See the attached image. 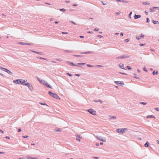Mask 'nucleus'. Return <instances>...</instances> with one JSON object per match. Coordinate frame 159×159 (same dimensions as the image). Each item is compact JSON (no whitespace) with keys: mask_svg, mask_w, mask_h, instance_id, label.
Wrapping results in <instances>:
<instances>
[{"mask_svg":"<svg viewBox=\"0 0 159 159\" xmlns=\"http://www.w3.org/2000/svg\"><path fill=\"white\" fill-rule=\"evenodd\" d=\"M22 137L23 138H28L29 137V136L27 135H25V136H22Z\"/></svg>","mask_w":159,"mask_h":159,"instance_id":"48","label":"nucleus"},{"mask_svg":"<svg viewBox=\"0 0 159 159\" xmlns=\"http://www.w3.org/2000/svg\"><path fill=\"white\" fill-rule=\"evenodd\" d=\"M132 11H131L128 17L129 18H131V15L132 14Z\"/></svg>","mask_w":159,"mask_h":159,"instance_id":"34","label":"nucleus"},{"mask_svg":"<svg viewBox=\"0 0 159 159\" xmlns=\"http://www.w3.org/2000/svg\"><path fill=\"white\" fill-rule=\"evenodd\" d=\"M150 20L149 18H146V22H147L149 23L150 22Z\"/></svg>","mask_w":159,"mask_h":159,"instance_id":"39","label":"nucleus"},{"mask_svg":"<svg viewBox=\"0 0 159 159\" xmlns=\"http://www.w3.org/2000/svg\"><path fill=\"white\" fill-rule=\"evenodd\" d=\"M56 60L57 61H62V60L61 59H60V58L56 59Z\"/></svg>","mask_w":159,"mask_h":159,"instance_id":"45","label":"nucleus"},{"mask_svg":"<svg viewBox=\"0 0 159 159\" xmlns=\"http://www.w3.org/2000/svg\"><path fill=\"white\" fill-rule=\"evenodd\" d=\"M159 8L158 7H153L152 8H150L149 9L150 11L151 12H153L155 11V9Z\"/></svg>","mask_w":159,"mask_h":159,"instance_id":"10","label":"nucleus"},{"mask_svg":"<svg viewBox=\"0 0 159 159\" xmlns=\"http://www.w3.org/2000/svg\"><path fill=\"white\" fill-rule=\"evenodd\" d=\"M123 33H121L120 34V36H123Z\"/></svg>","mask_w":159,"mask_h":159,"instance_id":"62","label":"nucleus"},{"mask_svg":"<svg viewBox=\"0 0 159 159\" xmlns=\"http://www.w3.org/2000/svg\"><path fill=\"white\" fill-rule=\"evenodd\" d=\"M30 51H32V52H33L34 53H36L40 55H42L43 54V53L41 52H36V51H32V50H30Z\"/></svg>","mask_w":159,"mask_h":159,"instance_id":"18","label":"nucleus"},{"mask_svg":"<svg viewBox=\"0 0 159 159\" xmlns=\"http://www.w3.org/2000/svg\"><path fill=\"white\" fill-rule=\"evenodd\" d=\"M129 41V39H126L125 40V43H127Z\"/></svg>","mask_w":159,"mask_h":159,"instance_id":"44","label":"nucleus"},{"mask_svg":"<svg viewBox=\"0 0 159 159\" xmlns=\"http://www.w3.org/2000/svg\"><path fill=\"white\" fill-rule=\"evenodd\" d=\"M59 10L61 11H63V12H64L66 11V10L64 8L59 9Z\"/></svg>","mask_w":159,"mask_h":159,"instance_id":"29","label":"nucleus"},{"mask_svg":"<svg viewBox=\"0 0 159 159\" xmlns=\"http://www.w3.org/2000/svg\"><path fill=\"white\" fill-rule=\"evenodd\" d=\"M143 70L144 71H145L146 72H147L148 71V70H146V68L145 67H144L143 68Z\"/></svg>","mask_w":159,"mask_h":159,"instance_id":"50","label":"nucleus"},{"mask_svg":"<svg viewBox=\"0 0 159 159\" xmlns=\"http://www.w3.org/2000/svg\"><path fill=\"white\" fill-rule=\"evenodd\" d=\"M22 81L21 84L25 85V84H26V82L27 81V80H23L22 79Z\"/></svg>","mask_w":159,"mask_h":159,"instance_id":"16","label":"nucleus"},{"mask_svg":"<svg viewBox=\"0 0 159 159\" xmlns=\"http://www.w3.org/2000/svg\"><path fill=\"white\" fill-rule=\"evenodd\" d=\"M45 84H44V85H45L47 87L49 88L50 89H52V87L47 82H44Z\"/></svg>","mask_w":159,"mask_h":159,"instance_id":"11","label":"nucleus"},{"mask_svg":"<svg viewBox=\"0 0 159 159\" xmlns=\"http://www.w3.org/2000/svg\"><path fill=\"white\" fill-rule=\"evenodd\" d=\"M76 136L78 138H77L76 139L79 141H80V139H82V136H81L80 135V134H77V135H76Z\"/></svg>","mask_w":159,"mask_h":159,"instance_id":"12","label":"nucleus"},{"mask_svg":"<svg viewBox=\"0 0 159 159\" xmlns=\"http://www.w3.org/2000/svg\"><path fill=\"white\" fill-rule=\"evenodd\" d=\"M158 74V71H156L155 70L154 71L152 72V74L154 75H157Z\"/></svg>","mask_w":159,"mask_h":159,"instance_id":"27","label":"nucleus"},{"mask_svg":"<svg viewBox=\"0 0 159 159\" xmlns=\"http://www.w3.org/2000/svg\"><path fill=\"white\" fill-rule=\"evenodd\" d=\"M93 52L91 51H88L86 52H82L81 53L84 54H91Z\"/></svg>","mask_w":159,"mask_h":159,"instance_id":"21","label":"nucleus"},{"mask_svg":"<svg viewBox=\"0 0 159 159\" xmlns=\"http://www.w3.org/2000/svg\"><path fill=\"white\" fill-rule=\"evenodd\" d=\"M39 103L42 105L47 106V105L45 103H42V102H40Z\"/></svg>","mask_w":159,"mask_h":159,"instance_id":"40","label":"nucleus"},{"mask_svg":"<svg viewBox=\"0 0 159 159\" xmlns=\"http://www.w3.org/2000/svg\"><path fill=\"white\" fill-rule=\"evenodd\" d=\"M123 129V130L124 132L125 131H127L128 130V129L127 128H124V129Z\"/></svg>","mask_w":159,"mask_h":159,"instance_id":"43","label":"nucleus"},{"mask_svg":"<svg viewBox=\"0 0 159 159\" xmlns=\"http://www.w3.org/2000/svg\"><path fill=\"white\" fill-rule=\"evenodd\" d=\"M129 57L128 55H125L124 54H123L121 56H120L118 57H117L116 59H125V58H129Z\"/></svg>","mask_w":159,"mask_h":159,"instance_id":"5","label":"nucleus"},{"mask_svg":"<svg viewBox=\"0 0 159 159\" xmlns=\"http://www.w3.org/2000/svg\"><path fill=\"white\" fill-rule=\"evenodd\" d=\"M120 67L122 69H125L124 67V64H120L119 65Z\"/></svg>","mask_w":159,"mask_h":159,"instance_id":"24","label":"nucleus"},{"mask_svg":"<svg viewBox=\"0 0 159 159\" xmlns=\"http://www.w3.org/2000/svg\"><path fill=\"white\" fill-rule=\"evenodd\" d=\"M141 17V16L139 15H137L136 14H134V18L135 19H137Z\"/></svg>","mask_w":159,"mask_h":159,"instance_id":"13","label":"nucleus"},{"mask_svg":"<svg viewBox=\"0 0 159 159\" xmlns=\"http://www.w3.org/2000/svg\"><path fill=\"white\" fill-rule=\"evenodd\" d=\"M120 13V12L119 11L116 13V14L117 15H119Z\"/></svg>","mask_w":159,"mask_h":159,"instance_id":"55","label":"nucleus"},{"mask_svg":"<svg viewBox=\"0 0 159 159\" xmlns=\"http://www.w3.org/2000/svg\"><path fill=\"white\" fill-rule=\"evenodd\" d=\"M87 66H88V67H93V66L91 65H89V64H87Z\"/></svg>","mask_w":159,"mask_h":159,"instance_id":"47","label":"nucleus"},{"mask_svg":"<svg viewBox=\"0 0 159 159\" xmlns=\"http://www.w3.org/2000/svg\"><path fill=\"white\" fill-rule=\"evenodd\" d=\"M134 77L138 80H139L140 79L139 77L137 76H134Z\"/></svg>","mask_w":159,"mask_h":159,"instance_id":"58","label":"nucleus"},{"mask_svg":"<svg viewBox=\"0 0 159 159\" xmlns=\"http://www.w3.org/2000/svg\"><path fill=\"white\" fill-rule=\"evenodd\" d=\"M21 131V129L20 128H19L18 129V132H20Z\"/></svg>","mask_w":159,"mask_h":159,"instance_id":"52","label":"nucleus"},{"mask_svg":"<svg viewBox=\"0 0 159 159\" xmlns=\"http://www.w3.org/2000/svg\"><path fill=\"white\" fill-rule=\"evenodd\" d=\"M150 118H155V116H153V115H148L147 117V118L148 119Z\"/></svg>","mask_w":159,"mask_h":159,"instance_id":"19","label":"nucleus"},{"mask_svg":"<svg viewBox=\"0 0 159 159\" xmlns=\"http://www.w3.org/2000/svg\"><path fill=\"white\" fill-rule=\"evenodd\" d=\"M95 137L98 140H100V141H103V142H106V139H103V138L101 136H95Z\"/></svg>","mask_w":159,"mask_h":159,"instance_id":"6","label":"nucleus"},{"mask_svg":"<svg viewBox=\"0 0 159 159\" xmlns=\"http://www.w3.org/2000/svg\"><path fill=\"white\" fill-rule=\"evenodd\" d=\"M145 36V35H143L142 34H141L140 36H139V37L141 38H143Z\"/></svg>","mask_w":159,"mask_h":159,"instance_id":"35","label":"nucleus"},{"mask_svg":"<svg viewBox=\"0 0 159 159\" xmlns=\"http://www.w3.org/2000/svg\"><path fill=\"white\" fill-rule=\"evenodd\" d=\"M145 45V43H142V44H139V45L141 46H144Z\"/></svg>","mask_w":159,"mask_h":159,"instance_id":"49","label":"nucleus"},{"mask_svg":"<svg viewBox=\"0 0 159 159\" xmlns=\"http://www.w3.org/2000/svg\"><path fill=\"white\" fill-rule=\"evenodd\" d=\"M22 81V79H17L14 80L13 82L16 84H21Z\"/></svg>","mask_w":159,"mask_h":159,"instance_id":"3","label":"nucleus"},{"mask_svg":"<svg viewBox=\"0 0 159 159\" xmlns=\"http://www.w3.org/2000/svg\"><path fill=\"white\" fill-rule=\"evenodd\" d=\"M149 143L148 141H147L146 143L144 144V146L145 147H148L149 145Z\"/></svg>","mask_w":159,"mask_h":159,"instance_id":"25","label":"nucleus"},{"mask_svg":"<svg viewBox=\"0 0 159 159\" xmlns=\"http://www.w3.org/2000/svg\"><path fill=\"white\" fill-rule=\"evenodd\" d=\"M126 67L127 68V69L129 70H131L132 68H131V67L129 66H127Z\"/></svg>","mask_w":159,"mask_h":159,"instance_id":"42","label":"nucleus"},{"mask_svg":"<svg viewBox=\"0 0 159 159\" xmlns=\"http://www.w3.org/2000/svg\"><path fill=\"white\" fill-rule=\"evenodd\" d=\"M5 138L7 139H10V137L9 136H6Z\"/></svg>","mask_w":159,"mask_h":159,"instance_id":"63","label":"nucleus"},{"mask_svg":"<svg viewBox=\"0 0 159 159\" xmlns=\"http://www.w3.org/2000/svg\"><path fill=\"white\" fill-rule=\"evenodd\" d=\"M93 159H98L99 158V157H93Z\"/></svg>","mask_w":159,"mask_h":159,"instance_id":"53","label":"nucleus"},{"mask_svg":"<svg viewBox=\"0 0 159 159\" xmlns=\"http://www.w3.org/2000/svg\"><path fill=\"white\" fill-rule=\"evenodd\" d=\"M109 119L110 120H112L115 119L116 117V116H109Z\"/></svg>","mask_w":159,"mask_h":159,"instance_id":"17","label":"nucleus"},{"mask_svg":"<svg viewBox=\"0 0 159 159\" xmlns=\"http://www.w3.org/2000/svg\"><path fill=\"white\" fill-rule=\"evenodd\" d=\"M19 44L21 45H32L33 44L32 43H25L22 42H19Z\"/></svg>","mask_w":159,"mask_h":159,"instance_id":"8","label":"nucleus"},{"mask_svg":"<svg viewBox=\"0 0 159 159\" xmlns=\"http://www.w3.org/2000/svg\"><path fill=\"white\" fill-rule=\"evenodd\" d=\"M136 38L138 40H139L140 39V38L138 36H136Z\"/></svg>","mask_w":159,"mask_h":159,"instance_id":"51","label":"nucleus"},{"mask_svg":"<svg viewBox=\"0 0 159 159\" xmlns=\"http://www.w3.org/2000/svg\"><path fill=\"white\" fill-rule=\"evenodd\" d=\"M0 68L2 70L6 72L10 75H12V73L11 71L6 68L1 67Z\"/></svg>","mask_w":159,"mask_h":159,"instance_id":"2","label":"nucleus"},{"mask_svg":"<svg viewBox=\"0 0 159 159\" xmlns=\"http://www.w3.org/2000/svg\"><path fill=\"white\" fill-rule=\"evenodd\" d=\"M39 58L40 59H43V60H46V61L48 60V59L45 58H43V57H37V58Z\"/></svg>","mask_w":159,"mask_h":159,"instance_id":"23","label":"nucleus"},{"mask_svg":"<svg viewBox=\"0 0 159 159\" xmlns=\"http://www.w3.org/2000/svg\"><path fill=\"white\" fill-rule=\"evenodd\" d=\"M97 37L100 38H102L103 37V36H102L100 35H97Z\"/></svg>","mask_w":159,"mask_h":159,"instance_id":"54","label":"nucleus"},{"mask_svg":"<svg viewBox=\"0 0 159 159\" xmlns=\"http://www.w3.org/2000/svg\"><path fill=\"white\" fill-rule=\"evenodd\" d=\"M119 73L120 74H122V75H127V74L125 73H122V72H119Z\"/></svg>","mask_w":159,"mask_h":159,"instance_id":"46","label":"nucleus"},{"mask_svg":"<svg viewBox=\"0 0 159 159\" xmlns=\"http://www.w3.org/2000/svg\"><path fill=\"white\" fill-rule=\"evenodd\" d=\"M140 103L142 104H143V105H146V104H147V103L146 102H140Z\"/></svg>","mask_w":159,"mask_h":159,"instance_id":"41","label":"nucleus"},{"mask_svg":"<svg viewBox=\"0 0 159 159\" xmlns=\"http://www.w3.org/2000/svg\"><path fill=\"white\" fill-rule=\"evenodd\" d=\"M143 5H147V4H148V5H149L150 4V3H149L148 2H143V3H142Z\"/></svg>","mask_w":159,"mask_h":159,"instance_id":"28","label":"nucleus"},{"mask_svg":"<svg viewBox=\"0 0 159 159\" xmlns=\"http://www.w3.org/2000/svg\"><path fill=\"white\" fill-rule=\"evenodd\" d=\"M114 82L117 85H124V84L123 81L120 82L119 81H115Z\"/></svg>","mask_w":159,"mask_h":159,"instance_id":"7","label":"nucleus"},{"mask_svg":"<svg viewBox=\"0 0 159 159\" xmlns=\"http://www.w3.org/2000/svg\"><path fill=\"white\" fill-rule=\"evenodd\" d=\"M66 62L68 64L70 65L71 66H75V64H74L73 62L67 61H66Z\"/></svg>","mask_w":159,"mask_h":159,"instance_id":"14","label":"nucleus"},{"mask_svg":"<svg viewBox=\"0 0 159 159\" xmlns=\"http://www.w3.org/2000/svg\"><path fill=\"white\" fill-rule=\"evenodd\" d=\"M87 111L93 115H96V114H95L96 111H94L92 109H89L87 110Z\"/></svg>","mask_w":159,"mask_h":159,"instance_id":"4","label":"nucleus"},{"mask_svg":"<svg viewBox=\"0 0 159 159\" xmlns=\"http://www.w3.org/2000/svg\"><path fill=\"white\" fill-rule=\"evenodd\" d=\"M66 75H68L70 76H71L72 75L70 73H66Z\"/></svg>","mask_w":159,"mask_h":159,"instance_id":"36","label":"nucleus"},{"mask_svg":"<svg viewBox=\"0 0 159 159\" xmlns=\"http://www.w3.org/2000/svg\"><path fill=\"white\" fill-rule=\"evenodd\" d=\"M99 30V29H97L96 28H95L94 30V31H98Z\"/></svg>","mask_w":159,"mask_h":159,"instance_id":"56","label":"nucleus"},{"mask_svg":"<svg viewBox=\"0 0 159 159\" xmlns=\"http://www.w3.org/2000/svg\"><path fill=\"white\" fill-rule=\"evenodd\" d=\"M29 89L31 91H32L33 90V88L31 85L30 87H29Z\"/></svg>","mask_w":159,"mask_h":159,"instance_id":"26","label":"nucleus"},{"mask_svg":"<svg viewBox=\"0 0 159 159\" xmlns=\"http://www.w3.org/2000/svg\"><path fill=\"white\" fill-rule=\"evenodd\" d=\"M70 22L71 23H72V24H74L75 25H77V24L76 23H75V22H74L73 21H70Z\"/></svg>","mask_w":159,"mask_h":159,"instance_id":"38","label":"nucleus"},{"mask_svg":"<svg viewBox=\"0 0 159 159\" xmlns=\"http://www.w3.org/2000/svg\"><path fill=\"white\" fill-rule=\"evenodd\" d=\"M144 13L147 15H148V13L146 11H145Z\"/></svg>","mask_w":159,"mask_h":159,"instance_id":"64","label":"nucleus"},{"mask_svg":"<svg viewBox=\"0 0 159 159\" xmlns=\"http://www.w3.org/2000/svg\"><path fill=\"white\" fill-rule=\"evenodd\" d=\"M152 22L154 24H159V22L157 21L153 20Z\"/></svg>","mask_w":159,"mask_h":159,"instance_id":"20","label":"nucleus"},{"mask_svg":"<svg viewBox=\"0 0 159 159\" xmlns=\"http://www.w3.org/2000/svg\"><path fill=\"white\" fill-rule=\"evenodd\" d=\"M75 75H76V76H78V77H79V76H80V74H75Z\"/></svg>","mask_w":159,"mask_h":159,"instance_id":"59","label":"nucleus"},{"mask_svg":"<svg viewBox=\"0 0 159 159\" xmlns=\"http://www.w3.org/2000/svg\"><path fill=\"white\" fill-rule=\"evenodd\" d=\"M116 131L118 133L123 134L124 133L123 128L122 129H116Z\"/></svg>","mask_w":159,"mask_h":159,"instance_id":"9","label":"nucleus"},{"mask_svg":"<svg viewBox=\"0 0 159 159\" xmlns=\"http://www.w3.org/2000/svg\"><path fill=\"white\" fill-rule=\"evenodd\" d=\"M154 109H155V110H156L157 111H159V108H155Z\"/></svg>","mask_w":159,"mask_h":159,"instance_id":"57","label":"nucleus"},{"mask_svg":"<svg viewBox=\"0 0 159 159\" xmlns=\"http://www.w3.org/2000/svg\"><path fill=\"white\" fill-rule=\"evenodd\" d=\"M73 56L74 57H83V56L82 55H73Z\"/></svg>","mask_w":159,"mask_h":159,"instance_id":"30","label":"nucleus"},{"mask_svg":"<svg viewBox=\"0 0 159 159\" xmlns=\"http://www.w3.org/2000/svg\"><path fill=\"white\" fill-rule=\"evenodd\" d=\"M61 33L63 34H68V33L67 32H62Z\"/></svg>","mask_w":159,"mask_h":159,"instance_id":"60","label":"nucleus"},{"mask_svg":"<svg viewBox=\"0 0 159 159\" xmlns=\"http://www.w3.org/2000/svg\"><path fill=\"white\" fill-rule=\"evenodd\" d=\"M64 51L65 52H67V53L72 52H73V51H70L68 50H64Z\"/></svg>","mask_w":159,"mask_h":159,"instance_id":"33","label":"nucleus"},{"mask_svg":"<svg viewBox=\"0 0 159 159\" xmlns=\"http://www.w3.org/2000/svg\"><path fill=\"white\" fill-rule=\"evenodd\" d=\"M86 64L85 63H78L77 65H75V66H77L79 67V65H81L82 66H84Z\"/></svg>","mask_w":159,"mask_h":159,"instance_id":"15","label":"nucleus"},{"mask_svg":"<svg viewBox=\"0 0 159 159\" xmlns=\"http://www.w3.org/2000/svg\"><path fill=\"white\" fill-rule=\"evenodd\" d=\"M94 102H99L101 103H102L103 102H102V101L101 100H94Z\"/></svg>","mask_w":159,"mask_h":159,"instance_id":"22","label":"nucleus"},{"mask_svg":"<svg viewBox=\"0 0 159 159\" xmlns=\"http://www.w3.org/2000/svg\"><path fill=\"white\" fill-rule=\"evenodd\" d=\"M25 85L29 88V87H30L31 85V84L28 83H27L26 84H25Z\"/></svg>","mask_w":159,"mask_h":159,"instance_id":"32","label":"nucleus"},{"mask_svg":"<svg viewBox=\"0 0 159 159\" xmlns=\"http://www.w3.org/2000/svg\"><path fill=\"white\" fill-rule=\"evenodd\" d=\"M48 94L51 97H53L54 98H56V99H60V98L57 94L55 93H53L51 91H49Z\"/></svg>","mask_w":159,"mask_h":159,"instance_id":"1","label":"nucleus"},{"mask_svg":"<svg viewBox=\"0 0 159 159\" xmlns=\"http://www.w3.org/2000/svg\"><path fill=\"white\" fill-rule=\"evenodd\" d=\"M122 2L123 3H128V1H125V0H122Z\"/></svg>","mask_w":159,"mask_h":159,"instance_id":"37","label":"nucleus"},{"mask_svg":"<svg viewBox=\"0 0 159 159\" xmlns=\"http://www.w3.org/2000/svg\"><path fill=\"white\" fill-rule=\"evenodd\" d=\"M88 33H90V34H92L93 33V32L92 31H89L88 32Z\"/></svg>","mask_w":159,"mask_h":159,"instance_id":"61","label":"nucleus"},{"mask_svg":"<svg viewBox=\"0 0 159 159\" xmlns=\"http://www.w3.org/2000/svg\"><path fill=\"white\" fill-rule=\"evenodd\" d=\"M61 129H55V131H56V132H60L61 131Z\"/></svg>","mask_w":159,"mask_h":159,"instance_id":"31","label":"nucleus"}]
</instances>
